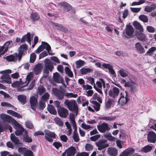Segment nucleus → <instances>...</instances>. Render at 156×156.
Listing matches in <instances>:
<instances>
[{
    "mask_svg": "<svg viewBox=\"0 0 156 156\" xmlns=\"http://www.w3.org/2000/svg\"><path fill=\"white\" fill-rule=\"evenodd\" d=\"M53 79L57 83H63V82H64L63 78L57 72L53 73Z\"/></svg>",
    "mask_w": 156,
    "mask_h": 156,
    "instance_id": "14",
    "label": "nucleus"
},
{
    "mask_svg": "<svg viewBox=\"0 0 156 156\" xmlns=\"http://www.w3.org/2000/svg\"><path fill=\"white\" fill-rule=\"evenodd\" d=\"M49 94L48 93H45L41 97V100L45 101L48 99Z\"/></svg>",
    "mask_w": 156,
    "mask_h": 156,
    "instance_id": "54",
    "label": "nucleus"
},
{
    "mask_svg": "<svg viewBox=\"0 0 156 156\" xmlns=\"http://www.w3.org/2000/svg\"><path fill=\"white\" fill-rule=\"evenodd\" d=\"M25 125L26 127L29 129H32L33 127V126L31 122L30 121H27L25 122Z\"/></svg>",
    "mask_w": 156,
    "mask_h": 156,
    "instance_id": "60",
    "label": "nucleus"
},
{
    "mask_svg": "<svg viewBox=\"0 0 156 156\" xmlns=\"http://www.w3.org/2000/svg\"><path fill=\"white\" fill-rule=\"evenodd\" d=\"M33 152L30 150L27 149L23 155L24 156H33Z\"/></svg>",
    "mask_w": 156,
    "mask_h": 156,
    "instance_id": "56",
    "label": "nucleus"
},
{
    "mask_svg": "<svg viewBox=\"0 0 156 156\" xmlns=\"http://www.w3.org/2000/svg\"><path fill=\"white\" fill-rule=\"evenodd\" d=\"M96 146L99 150H101L108 146L109 145L106 143V140H100L96 143Z\"/></svg>",
    "mask_w": 156,
    "mask_h": 156,
    "instance_id": "13",
    "label": "nucleus"
},
{
    "mask_svg": "<svg viewBox=\"0 0 156 156\" xmlns=\"http://www.w3.org/2000/svg\"><path fill=\"white\" fill-rule=\"evenodd\" d=\"M152 149V146L150 145H147L143 147L141 150V151L146 153L150 151Z\"/></svg>",
    "mask_w": 156,
    "mask_h": 156,
    "instance_id": "39",
    "label": "nucleus"
},
{
    "mask_svg": "<svg viewBox=\"0 0 156 156\" xmlns=\"http://www.w3.org/2000/svg\"><path fill=\"white\" fill-rule=\"evenodd\" d=\"M45 135H47L48 136H50L54 139L56 138V134L54 132H51L49 130H47L45 131Z\"/></svg>",
    "mask_w": 156,
    "mask_h": 156,
    "instance_id": "42",
    "label": "nucleus"
},
{
    "mask_svg": "<svg viewBox=\"0 0 156 156\" xmlns=\"http://www.w3.org/2000/svg\"><path fill=\"white\" fill-rule=\"evenodd\" d=\"M102 66L105 68H108L110 73L112 75L113 77H115L116 74L112 68V66L109 64L104 63L102 65Z\"/></svg>",
    "mask_w": 156,
    "mask_h": 156,
    "instance_id": "16",
    "label": "nucleus"
},
{
    "mask_svg": "<svg viewBox=\"0 0 156 156\" xmlns=\"http://www.w3.org/2000/svg\"><path fill=\"white\" fill-rule=\"evenodd\" d=\"M92 103L93 105V107L94 108V109L96 111H99L100 108V104L96 101H92Z\"/></svg>",
    "mask_w": 156,
    "mask_h": 156,
    "instance_id": "43",
    "label": "nucleus"
},
{
    "mask_svg": "<svg viewBox=\"0 0 156 156\" xmlns=\"http://www.w3.org/2000/svg\"><path fill=\"white\" fill-rule=\"evenodd\" d=\"M33 76V73H29L26 77L25 79H23L20 82L19 81H16L14 82L12 85L14 87L18 86L20 84H26V85L28 84L31 79Z\"/></svg>",
    "mask_w": 156,
    "mask_h": 156,
    "instance_id": "4",
    "label": "nucleus"
},
{
    "mask_svg": "<svg viewBox=\"0 0 156 156\" xmlns=\"http://www.w3.org/2000/svg\"><path fill=\"white\" fill-rule=\"evenodd\" d=\"M41 45H40L36 51L35 52L36 53H39L45 48L49 55H53L52 54L50 53L49 52V51L51 49V48L50 45L48 43L46 42L42 41L41 42Z\"/></svg>",
    "mask_w": 156,
    "mask_h": 156,
    "instance_id": "6",
    "label": "nucleus"
},
{
    "mask_svg": "<svg viewBox=\"0 0 156 156\" xmlns=\"http://www.w3.org/2000/svg\"><path fill=\"white\" fill-rule=\"evenodd\" d=\"M0 79V82L2 83H7L10 84L11 83V78L9 75L7 74H4L2 76Z\"/></svg>",
    "mask_w": 156,
    "mask_h": 156,
    "instance_id": "12",
    "label": "nucleus"
},
{
    "mask_svg": "<svg viewBox=\"0 0 156 156\" xmlns=\"http://www.w3.org/2000/svg\"><path fill=\"white\" fill-rule=\"evenodd\" d=\"M133 25L135 28L138 30L140 32H142L144 31V28L140 23L137 21L133 22Z\"/></svg>",
    "mask_w": 156,
    "mask_h": 156,
    "instance_id": "25",
    "label": "nucleus"
},
{
    "mask_svg": "<svg viewBox=\"0 0 156 156\" xmlns=\"http://www.w3.org/2000/svg\"><path fill=\"white\" fill-rule=\"evenodd\" d=\"M53 145L57 149H58L59 147H61L62 146V144L60 143L57 142H54L53 143Z\"/></svg>",
    "mask_w": 156,
    "mask_h": 156,
    "instance_id": "59",
    "label": "nucleus"
},
{
    "mask_svg": "<svg viewBox=\"0 0 156 156\" xmlns=\"http://www.w3.org/2000/svg\"><path fill=\"white\" fill-rule=\"evenodd\" d=\"M64 105L67 106L70 111L75 113L76 116L77 115L79 108L75 100L66 99L64 101Z\"/></svg>",
    "mask_w": 156,
    "mask_h": 156,
    "instance_id": "3",
    "label": "nucleus"
},
{
    "mask_svg": "<svg viewBox=\"0 0 156 156\" xmlns=\"http://www.w3.org/2000/svg\"><path fill=\"white\" fill-rule=\"evenodd\" d=\"M138 39L140 41L145 40L146 35L144 33L142 32L139 33L137 35Z\"/></svg>",
    "mask_w": 156,
    "mask_h": 156,
    "instance_id": "51",
    "label": "nucleus"
},
{
    "mask_svg": "<svg viewBox=\"0 0 156 156\" xmlns=\"http://www.w3.org/2000/svg\"><path fill=\"white\" fill-rule=\"evenodd\" d=\"M108 154L110 156H116L117 155L118 151L117 149L114 147H109L108 148Z\"/></svg>",
    "mask_w": 156,
    "mask_h": 156,
    "instance_id": "22",
    "label": "nucleus"
},
{
    "mask_svg": "<svg viewBox=\"0 0 156 156\" xmlns=\"http://www.w3.org/2000/svg\"><path fill=\"white\" fill-rule=\"evenodd\" d=\"M65 71L66 73L69 77H71L73 76V74L69 68L66 67L65 68Z\"/></svg>",
    "mask_w": 156,
    "mask_h": 156,
    "instance_id": "46",
    "label": "nucleus"
},
{
    "mask_svg": "<svg viewBox=\"0 0 156 156\" xmlns=\"http://www.w3.org/2000/svg\"><path fill=\"white\" fill-rule=\"evenodd\" d=\"M119 89L116 87H114L112 89L109 90L108 95L110 97L115 98L119 95Z\"/></svg>",
    "mask_w": 156,
    "mask_h": 156,
    "instance_id": "10",
    "label": "nucleus"
},
{
    "mask_svg": "<svg viewBox=\"0 0 156 156\" xmlns=\"http://www.w3.org/2000/svg\"><path fill=\"white\" fill-rule=\"evenodd\" d=\"M76 149L71 146L66 150L65 152L67 153L66 156H74L76 153Z\"/></svg>",
    "mask_w": 156,
    "mask_h": 156,
    "instance_id": "19",
    "label": "nucleus"
},
{
    "mask_svg": "<svg viewBox=\"0 0 156 156\" xmlns=\"http://www.w3.org/2000/svg\"><path fill=\"white\" fill-rule=\"evenodd\" d=\"M96 84L98 88H102V84L103 88H105V83L104 79L102 78L99 79V81L96 82Z\"/></svg>",
    "mask_w": 156,
    "mask_h": 156,
    "instance_id": "31",
    "label": "nucleus"
},
{
    "mask_svg": "<svg viewBox=\"0 0 156 156\" xmlns=\"http://www.w3.org/2000/svg\"><path fill=\"white\" fill-rule=\"evenodd\" d=\"M69 120L72 124L73 128H75L77 126L75 121L74 114L73 113H69Z\"/></svg>",
    "mask_w": 156,
    "mask_h": 156,
    "instance_id": "27",
    "label": "nucleus"
},
{
    "mask_svg": "<svg viewBox=\"0 0 156 156\" xmlns=\"http://www.w3.org/2000/svg\"><path fill=\"white\" fill-rule=\"evenodd\" d=\"M57 110L59 116L61 117L66 118L69 114L68 110L64 107H59L57 109Z\"/></svg>",
    "mask_w": 156,
    "mask_h": 156,
    "instance_id": "7",
    "label": "nucleus"
},
{
    "mask_svg": "<svg viewBox=\"0 0 156 156\" xmlns=\"http://www.w3.org/2000/svg\"><path fill=\"white\" fill-rule=\"evenodd\" d=\"M54 94L59 100H62L64 98L65 94L64 93L58 89L55 90L54 92Z\"/></svg>",
    "mask_w": 156,
    "mask_h": 156,
    "instance_id": "21",
    "label": "nucleus"
},
{
    "mask_svg": "<svg viewBox=\"0 0 156 156\" xmlns=\"http://www.w3.org/2000/svg\"><path fill=\"white\" fill-rule=\"evenodd\" d=\"M1 105H2V106L3 107H11L12 109H13L14 110H16V108L15 106L12 105L11 104L8 102H2L1 103Z\"/></svg>",
    "mask_w": 156,
    "mask_h": 156,
    "instance_id": "47",
    "label": "nucleus"
},
{
    "mask_svg": "<svg viewBox=\"0 0 156 156\" xmlns=\"http://www.w3.org/2000/svg\"><path fill=\"white\" fill-rule=\"evenodd\" d=\"M14 128L16 129L15 132V134L17 136L22 134L23 140L26 142L30 143L32 141V139L29 136L27 132L25 130L17 121H14L12 122Z\"/></svg>",
    "mask_w": 156,
    "mask_h": 156,
    "instance_id": "2",
    "label": "nucleus"
},
{
    "mask_svg": "<svg viewBox=\"0 0 156 156\" xmlns=\"http://www.w3.org/2000/svg\"><path fill=\"white\" fill-rule=\"evenodd\" d=\"M0 117L4 122L10 123L12 120L11 117L6 114H1Z\"/></svg>",
    "mask_w": 156,
    "mask_h": 156,
    "instance_id": "20",
    "label": "nucleus"
},
{
    "mask_svg": "<svg viewBox=\"0 0 156 156\" xmlns=\"http://www.w3.org/2000/svg\"><path fill=\"white\" fill-rule=\"evenodd\" d=\"M100 137V134H97L91 137L90 138L91 141H95Z\"/></svg>",
    "mask_w": 156,
    "mask_h": 156,
    "instance_id": "58",
    "label": "nucleus"
},
{
    "mask_svg": "<svg viewBox=\"0 0 156 156\" xmlns=\"http://www.w3.org/2000/svg\"><path fill=\"white\" fill-rule=\"evenodd\" d=\"M76 67L77 68H79L83 66L85 64L84 61L80 60L76 62Z\"/></svg>",
    "mask_w": 156,
    "mask_h": 156,
    "instance_id": "49",
    "label": "nucleus"
},
{
    "mask_svg": "<svg viewBox=\"0 0 156 156\" xmlns=\"http://www.w3.org/2000/svg\"><path fill=\"white\" fill-rule=\"evenodd\" d=\"M39 15L37 12L32 13L30 14V18L33 21H36L40 19Z\"/></svg>",
    "mask_w": 156,
    "mask_h": 156,
    "instance_id": "30",
    "label": "nucleus"
},
{
    "mask_svg": "<svg viewBox=\"0 0 156 156\" xmlns=\"http://www.w3.org/2000/svg\"><path fill=\"white\" fill-rule=\"evenodd\" d=\"M129 100L127 92L125 91L120 94V97L118 101V104L121 106H123L126 104Z\"/></svg>",
    "mask_w": 156,
    "mask_h": 156,
    "instance_id": "5",
    "label": "nucleus"
},
{
    "mask_svg": "<svg viewBox=\"0 0 156 156\" xmlns=\"http://www.w3.org/2000/svg\"><path fill=\"white\" fill-rule=\"evenodd\" d=\"M146 30L148 32L151 33H154L155 30L154 28L151 26H147L146 27Z\"/></svg>",
    "mask_w": 156,
    "mask_h": 156,
    "instance_id": "55",
    "label": "nucleus"
},
{
    "mask_svg": "<svg viewBox=\"0 0 156 156\" xmlns=\"http://www.w3.org/2000/svg\"><path fill=\"white\" fill-rule=\"evenodd\" d=\"M139 19L144 23H147L148 21V19L147 16L144 15H141L139 17Z\"/></svg>",
    "mask_w": 156,
    "mask_h": 156,
    "instance_id": "50",
    "label": "nucleus"
},
{
    "mask_svg": "<svg viewBox=\"0 0 156 156\" xmlns=\"http://www.w3.org/2000/svg\"><path fill=\"white\" fill-rule=\"evenodd\" d=\"M88 153L85 152H82L81 153H78L76 154V156H88Z\"/></svg>",
    "mask_w": 156,
    "mask_h": 156,
    "instance_id": "64",
    "label": "nucleus"
},
{
    "mask_svg": "<svg viewBox=\"0 0 156 156\" xmlns=\"http://www.w3.org/2000/svg\"><path fill=\"white\" fill-rule=\"evenodd\" d=\"M54 120L55 123L58 126L62 127L63 125V122L60 118L56 117L54 119Z\"/></svg>",
    "mask_w": 156,
    "mask_h": 156,
    "instance_id": "37",
    "label": "nucleus"
},
{
    "mask_svg": "<svg viewBox=\"0 0 156 156\" xmlns=\"http://www.w3.org/2000/svg\"><path fill=\"white\" fill-rule=\"evenodd\" d=\"M113 100L111 99H109L105 102V108L108 110L110 108L112 105Z\"/></svg>",
    "mask_w": 156,
    "mask_h": 156,
    "instance_id": "45",
    "label": "nucleus"
},
{
    "mask_svg": "<svg viewBox=\"0 0 156 156\" xmlns=\"http://www.w3.org/2000/svg\"><path fill=\"white\" fill-rule=\"evenodd\" d=\"M45 101H44L43 100H40L39 102V109L41 110H42L45 107Z\"/></svg>",
    "mask_w": 156,
    "mask_h": 156,
    "instance_id": "53",
    "label": "nucleus"
},
{
    "mask_svg": "<svg viewBox=\"0 0 156 156\" xmlns=\"http://www.w3.org/2000/svg\"><path fill=\"white\" fill-rule=\"evenodd\" d=\"M58 6L62 9L64 12H68L72 9V7L69 4L66 2H62L58 4Z\"/></svg>",
    "mask_w": 156,
    "mask_h": 156,
    "instance_id": "8",
    "label": "nucleus"
},
{
    "mask_svg": "<svg viewBox=\"0 0 156 156\" xmlns=\"http://www.w3.org/2000/svg\"><path fill=\"white\" fill-rule=\"evenodd\" d=\"M10 138L12 141L15 144H17L19 143V139L15 135L14 133H12L11 134Z\"/></svg>",
    "mask_w": 156,
    "mask_h": 156,
    "instance_id": "38",
    "label": "nucleus"
},
{
    "mask_svg": "<svg viewBox=\"0 0 156 156\" xmlns=\"http://www.w3.org/2000/svg\"><path fill=\"white\" fill-rule=\"evenodd\" d=\"M26 41L30 44H31V35L29 33H28L26 35L23 36L21 40V43H24Z\"/></svg>",
    "mask_w": 156,
    "mask_h": 156,
    "instance_id": "23",
    "label": "nucleus"
},
{
    "mask_svg": "<svg viewBox=\"0 0 156 156\" xmlns=\"http://www.w3.org/2000/svg\"><path fill=\"white\" fill-rule=\"evenodd\" d=\"M156 50V48L155 47H151L147 51V53L149 55H151L154 51Z\"/></svg>",
    "mask_w": 156,
    "mask_h": 156,
    "instance_id": "61",
    "label": "nucleus"
},
{
    "mask_svg": "<svg viewBox=\"0 0 156 156\" xmlns=\"http://www.w3.org/2000/svg\"><path fill=\"white\" fill-rule=\"evenodd\" d=\"M7 113L13 116L16 117L18 118H22V116L20 114L12 110H7Z\"/></svg>",
    "mask_w": 156,
    "mask_h": 156,
    "instance_id": "32",
    "label": "nucleus"
},
{
    "mask_svg": "<svg viewBox=\"0 0 156 156\" xmlns=\"http://www.w3.org/2000/svg\"><path fill=\"white\" fill-rule=\"evenodd\" d=\"M42 65L41 63H38L34 67V73L37 75L40 73L42 68Z\"/></svg>",
    "mask_w": 156,
    "mask_h": 156,
    "instance_id": "24",
    "label": "nucleus"
},
{
    "mask_svg": "<svg viewBox=\"0 0 156 156\" xmlns=\"http://www.w3.org/2000/svg\"><path fill=\"white\" fill-rule=\"evenodd\" d=\"M52 25L53 27H57L58 29L65 32H66L68 31V30L62 24L53 23Z\"/></svg>",
    "mask_w": 156,
    "mask_h": 156,
    "instance_id": "26",
    "label": "nucleus"
},
{
    "mask_svg": "<svg viewBox=\"0 0 156 156\" xmlns=\"http://www.w3.org/2000/svg\"><path fill=\"white\" fill-rule=\"evenodd\" d=\"M36 58V55L34 53H32L30 55V62L33 63L35 61Z\"/></svg>",
    "mask_w": 156,
    "mask_h": 156,
    "instance_id": "52",
    "label": "nucleus"
},
{
    "mask_svg": "<svg viewBox=\"0 0 156 156\" xmlns=\"http://www.w3.org/2000/svg\"><path fill=\"white\" fill-rule=\"evenodd\" d=\"M92 71V69L84 67L80 69V72L81 74L85 75L91 72Z\"/></svg>",
    "mask_w": 156,
    "mask_h": 156,
    "instance_id": "28",
    "label": "nucleus"
},
{
    "mask_svg": "<svg viewBox=\"0 0 156 156\" xmlns=\"http://www.w3.org/2000/svg\"><path fill=\"white\" fill-rule=\"evenodd\" d=\"M97 128L100 132L102 133L105 132L106 131H108L110 129L108 124L105 122L98 125Z\"/></svg>",
    "mask_w": 156,
    "mask_h": 156,
    "instance_id": "9",
    "label": "nucleus"
},
{
    "mask_svg": "<svg viewBox=\"0 0 156 156\" xmlns=\"http://www.w3.org/2000/svg\"><path fill=\"white\" fill-rule=\"evenodd\" d=\"M74 129L73 135V138L74 141L76 142H78L80 140L79 135L78 133L76 132L77 129V127L76 128H73Z\"/></svg>",
    "mask_w": 156,
    "mask_h": 156,
    "instance_id": "35",
    "label": "nucleus"
},
{
    "mask_svg": "<svg viewBox=\"0 0 156 156\" xmlns=\"http://www.w3.org/2000/svg\"><path fill=\"white\" fill-rule=\"evenodd\" d=\"M18 100L23 105L26 102L27 97L24 95H20L18 96Z\"/></svg>",
    "mask_w": 156,
    "mask_h": 156,
    "instance_id": "33",
    "label": "nucleus"
},
{
    "mask_svg": "<svg viewBox=\"0 0 156 156\" xmlns=\"http://www.w3.org/2000/svg\"><path fill=\"white\" fill-rule=\"evenodd\" d=\"M45 68L52 72L54 68L53 63L49 59L46 58L44 61Z\"/></svg>",
    "mask_w": 156,
    "mask_h": 156,
    "instance_id": "11",
    "label": "nucleus"
},
{
    "mask_svg": "<svg viewBox=\"0 0 156 156\" xmlns=\"http://www.w3.org/2000/svg\"><path fill=\"white\" fill-rule=\"evenodd\" d=\"M45 91V89L43 86L40 85L38 87L37 93V94L40 95H42V94L44 93Z\"/></svg>",
    "mask_w": 156,
    "mask_h": 156,
    "instance_id": "40",
    "label": "nucleus"
},
{
    "mask_svg": "<svg viewBox=\"0 0 156 156\" xmlns=\"http://www.w3.org/2000/svg\"><path fill=\"white\" fill-rule=\"evenodd\" d=\"M65 95L68 98H75L77 96L76 94H74L72 93H66L65 94Z\"/></svg>",
    "mask_w": 156,
    "mask_h": 156,
    "instance_id": "57",
    "label": "nucleus"
},
{
    "mask_svg": "<svg viewBox=\"0 0 156 156\" xmlns=\"http://www.w3.org/2000/svg\"><path fill=\"white\" fill-rule=\"evenodd\" d=\"M116 119L115 116H101L99 118V119L100 120H105L106 121H112L115 120Z\"/></svg>",
    "mask_w": 156,
    "mask_h": 156,
    "instance_id": "36",
    "label": "nucleus"
},
{
    "mask_svg": "<svg viewBox=\"0 0 156 156\" xmlns=\"http://www.w3.org/2000/svg\"><path fill=\"white\" fill-rule=\"evenodd\" d=\"M48 111L51 114L55 115L57 112L54 106L52 105H50L48 108Z\"/></svg>",
    "mask_w": 156,
    "mask_h": 156,
    "instance_id": "41",
    "label": "nucleus"
},
{
    "mask_svg": "<svg viewBox=\"0 0 156 156\" xmlns=\"http://www.w3.org/2000/svg\"><path fill=\"white\" fill-rule=\"evenodd\" d=\"M147 140L150 143H154L156 140V134L153 131H150L147 134Z\"/></svg>",
    "mask_w": 156,
    "mask_h": 156,
    "instance_id": "15",
    "label": "nucleus"
},
{
    "mask_svg": "<svg viewBox=\"0 0 156 156\" xmlns=\"http://www.w3.org/2000/svg\"><path fill=\"white\" fill-rule=\"evenodd\" d=\"M30 103L31 108L35 111L38 104L37 99L34 96L31 97L30 98Z\"/></svg>",
    "mask_w": 156,
    "mask_h": 156,
    "instance_id": "17",
    "label": "nucleus"
},
{
    "mask_svg": "<svg viewBox=\"0 0 156 156\" xmlns=\"http://www.w3.org/2000/svg\"><path fill=\"white\" fill-rule=\"evenodd\" d=\"M134 30L132 27L130 25H127L126 29V33L127 35L130 37H133Z\"/></svg>",
    "mask_w": 156,
    "mask_h": 156,
    "instance_id": "18",
    "label": "nucleus"
},
{
    "mask_svg": "<svg viewBox=\"0 0 156 156\" xmlns=\"http://www.w3.org/2000/svg\"><path fill=\"white\" fill-rule=\"evenodd\" d=\"M119 75L123 77H126L128 76V72L123 69H120L119 72Z\"/></svg>",
    "mask_w": 156,
    "mask_h": 156,
    "instance_id": "44",
    "label": "nucleus"
},
{
    "mask_svg": "<svg viewBox=\"0 0 156 156\" xmlns=\"http://www.w3.org/2000/svg\"><path fill=\"white\" fill-rule=\"evenodd\" d=\"M4 45L5 46V51H7L8 48L11 47L13 45V44L12 41H9L6 42Z\"/></svg>",
    "mask_w": 156,
    "mask_h": 156,
    "instance_id": "48",
    "label": "nucleus"
},
{
    "mask_svg": "<svg viewBox=\"0 0 156 156\" xmlns=\"http://www.w3.org/2000/svg\"><path fill=\"white\" fill-rule=\"evenodd\" d=\"M135 151L134 149L131 148H129L124 151L122 153L124 156H127L130 154L133 153Z\"/></svg>",
    "mask_w": 156,
    "mask_h": 156,
    "instance_id": "34",
    "label": "nucleus"
},
{
    "mask_svg": "<svg viewBox=\"0 0 156 156\" xmlns=\"http://www.w3.org/2000/svg\"><path fill=\"white\" fill-rule=\"evenodd\" d=\"M135 48L136 50L140 53H143L145 51L144 48L139 43L137 42L136 44Z\"/></svg>",
    "mask_w": 156,
    "mask_h": 156,
    "instance_id": "29",
    "label": "nucleus"
},
{
    "mask_svg": "<svg viewBox=\"0 0 156 156\" xmlns=\"http://www.w3.org/2000/svg\"><path fill=\"white\" fill-rule=\"evenodd\" d=\"M27 45L24 44L21 45L18 50V53H16L15 54L8 56L5 58V59L9 62H16L18 60L19 62L21 60L22 56L24 55V51L27 50Z\"/></svg>",
    "mask_w": 156,
    "mask_h": 156,
    "instance_id": "1",
    "label": "nucleus"
},
{
    "mask_svg": "<svg viewBox=\"0 0 156 156\" xmlns=\"http://www.w3.org/2000/svg\"><path fill=\"white\" fill-rule=\"evenodd\" d=\"M48 51H44L41 53L39 55V58H42L48 55Z\"/></svg>",
    "mask_w": 156,
    "mask_h": 156,
    "instance_id": "63",
    "label": "nucleus"
},
{
    "mask_svg": "<svg viewBox=\"0 0 156 156\" xmlns=\"http://www.w3.org/2000/svg\"><path fill=\"white\" fill-rule=\"evenodd\" d=\"M49 70L46 68H44L43 71V77L46 78L49 75Z\"/></svg>",
    "mask_w": 156,
    "mask_h": 156,
    "instance_id": "62",
    "label": "nucleus"
}]
</instances>
